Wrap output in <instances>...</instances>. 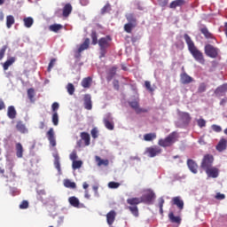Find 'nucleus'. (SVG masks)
<instances>
[{"label":"nucleus","mask_w":227,"mask_h":227,"mask_svg":"<svg viewBox=\"0 0 227 227\" xmlns=\"http://www.w3.org/2000/svg\"><path fill=\"white\" fill-rule=\"evenodd\" d=\"M184 40L188 45V51L194 58L195 61H198V63H200V65H205V58L203 57V53L200 51L198 48H196V46L194 45V42H192V39H191V36L185 34Z\"/></svg>","instance_id":"obj_1"},{"label":"nucleus","mask_w":227,"mask_h":227,"mask_svg":"<svg viewBox=\"0 0 227 227\" xmlns=\"http://www.w3.org/2000/svg\"><path fill=\"white\" fill-rule=\"evenodd\" d=\"M176 141H178V133L173 132L166 138L160 139L158 145L163 148H166L168 146H171L174 143H176Z\"/></svg>","instance_id":"obj_2"},{"label":"nucleus","mask_w":227,"mask_h":227,"mask_svg":"<svg viewBox=\"0 0 227 227\" xmlns=\"http://www.w3.org/2000/svg\"><path fill=\"white\" fill-rule=\"evenodd\" d=\"M205 54L208 58H217L219 54V49L212 46L211 44H207L205 46Z\"/></svg>","instance_id":"obj_3"},{"label":"nucleus","mask_w":227,"mask_h":227,"mask_svg":"<svg viewBox=\"0 0 227 227\" xmlns=\"http://www.w3.org/2000/svg\"><path fill=\"white\" fill-rule=\"evenodd\" d=\"M213 162H214V157L212 155L207 154L204 156V159L201 163V168L207 171V169H209L210 168H212Z\"/></svg>","instance_id":"obj_4"},{"label":"nucleus","mask_w":227,"mask_h":227,"mask_svg":"<svg viewBox=\"0 0 227 227\" xmlns=\"http://www.w3.org/2000/svg\"><path fill=\"white\" fill-rule=\"evenodd\" d=\"M143 201L145 203H152L153 200H155V192L152 191L151 189L145 190L144 195L142 196Z\"/></svg>","instance_id":"obj_5"},{"label":"nucleus","mask_w":227,"mask_h":227,"mask_svg":"<svg viewBox=\"0 0 227 227\" xmlns=\"http://www.w3.org/2000/svg\"><path fill=\"white\" fill-rule=\"evenodd\" d=\"M104 124L108 129V130H114V123L113 122V116H111V114H107L106 117L104 118Z\"/></svg>","instance_id":"obj_6"},{"label":"nucleus","mask_w":227,"mask_h":227,"mask_svg":"<svg viewBox=\"0 0 227 227\" xmlns=\"http://www.w3.org/2000/svg\"><path fill=\"white\" fill-rule=\"evenodd\" d=\"M146 153L148 154V157H156V155H159L162 150L160 149V147H148L146 149Z\"/></svg>","instance_id":"obj_7"},{"label":"nucleus","mask_w":227,"mask_h":227,"mask_svg":"<svg viewBox=\"0 0 227 227\" xmlns=\"http://www.w3.org/2000/svg\"><path fill=\"white\" fill-rule=\"evenodd\" d=\"M206 173L209 178H217L219 176V169L215 167H210L206 169Z\"/></svg>","instance_id":"obj_8"},{"label":"nucleus","mask_w":227,"mask_h":227,"mask_svg":"<svg viewBox=\"0 0 227 227\" xmlns=\"http://www.w3.org/2000/svg\"><path fill=\"white\" fill-rule=\"evenodd\" d=\"M48 140L50 141V145L51 146H56V136L54 134V129L51 128L46 133Z\"/></svg>","instance_id":"obj_9"},{"label":"nucleus","mask_w":227,"mask_h":227,"mask_svg":"<svg viewBox=\"0 0 227 227\" xmlns=\"http://www.w3.org/2000/svg\"><path fill=\"white\" fill-rule=\"evenodd\" d=\"M88 47H90V39L89 38L85 39L83 43H82L78 47V50L76 51L77 55H75V58H79L81 56V52H82V51H86V49H88Z\"/></svg>","instance_id":"obj_10"},{"label":"nucleus","mask_w":227,"mask_h":227,"mask_svg":"<svg viewBox=\"0 0 227 227\" xmlns=\"http://www.w3.org/2000/svg\"><path fill=\"white\" fill-rule=\"evenodd\" d=\"M98 45L100 49H107L111 45V37L106 36L99 39Z\"/></svg>","instance_id":"obj_11"},{"label":"nucleus","mask_w":227,"mask_h":227,"mask_svg":"<svg viewBox=\"0 0 227 227\" xmlns=\"http://www.w3.org/2000/svg\"><path fill=\"white\" fill-rule=\"evenodd\" d=\"M84 107L88 111H91L93 106L91 104V96L90 94H86L84 96Z\"/></svg>","instance_id":"obj_12"},{"label":"nucleus","mask_w":227,"mask_h":227,"mask_svg":"<svg viewBox=\"0 0 227 227\" xmlns=\"http://www.w3.org/2000/svg\"><path fill=\"white\" fill-rule=\"evenodd\" d=\"M115 219H116V212H114V210L110 211L106 215V221H107V224H109V226H113V223H114Z\"/></svg>","instance_id":"obj_13"},{"label":"nucleus","mask_w":227,"mask_h":227,"mask_svg":"<svg viewBox=\"0 0 227 227\" xmlns=\"http://www.w3.org/2000/svg\"><path fill=\"white\" fill-rule=\"evenodd\" d=\"M172 202H173V205H176V207H177L179 210L184 209V200H182V198L174 197L172 199Z\"/></svg>","instance_id":"obj_14"},{"label":"nucleus","mask_w":227,"mask_h":227,"mask_svg":"<svg viewBox=\"0 0 227 227\" xmlns=\"http://www.w3.org/2000/svg\"><path fill=\"white\" fill-rule=\"evenodd\" d=\"M139 203H143V198H130L127 200V204L132 207H137Z\"/></svg>","instance_id":"obj_15"},{"label":"nucleus","mask_w":227,"mask_h":227,"mask_svg":"<svg viewBox=\"0 0 227 227\" xmlns=\"http://www.w3.org/2000/svg\"><path fill=\"white\" fill-rule=\"evenodd\" d=\"M187 165H188L190 171H192V173H194V175H196V173H198V164H196V162H194V160H188Z\"/></svg>","instance_id":"obj_16"},{"label":"nucleus","mask_w":227,"mask_h":227,"mask_svg":"<svg viewBox=\"0 0 227 227\" xmlns=\"http://www.w3.org/2000/svg\"><path fill=\"white\" fill-rule=\"evenodd\" d=\"M7 115H8V118H10L11 120H14V118H16L17 110H15V106H11L8 107Z\"/></svg>","instance_id":"obj_17"},{"label":"nucleus","mask_w":227,"mask_h":227,"mask_svg":"<svg viewBox=\"0 0 227 227\" xmlns=\"http://www.w3.org/2000/svg\"><path fill=\"white\" fill-rule=\"evenodd\" d=\"M193 79L186 73H184L181 74V82L183 84H190V82H192Z\"/></svg>","instance_id":"obj_18"},{"label":"nucleus","mask_w":227,"mask_h":227,"mask_svg":"<svg viewBox=\"0 0 227 227\" xmlns=\"http://www.w3.org/2000/svg\"><path fill=\"white\" fill-rule=\"evenodd\" d=\"M24 153V147L22 146V144L17 143L16 144V155L19 159H22Z\"/></svg>","instance_id":"obj_19"},{"label":"nucleus","mask_w":227,"mask_h":227,"mask_svg":"<svg viewBox=\"0 0 227 227\" xmlns=\"http://www.w3.org/2000/svg\"><path fill=\"white\" fill-rule=\"evenodd\" d=\"M200 31L202 35H204L205 38H207V40H214V35L210 33V31H208V28L203 27L200 29Z\"/></svg>","instance_id":"obj_20"},{"label":"nucleus","mask_w":227,"mask_h":227,"mask_svg":"<svg viewBox=\"0 0 227 227\" xmlns=\"http://www.w3.org/2000/svg\"><path fill=\"white\" fill-rule=\"evenodd\" d=\"M226 146H227V141L226 139L223 138L220 140V142L216 145V150H218V152H223V150H226Z\"/></svg>","instance_id":"obj_21"},{"label":"nucleus","mask_w":227,"mask_h":227,"mask_svg":"<svg viewBox=\"0 0 227 227\" xmlns=\"http://www.w3.org/2000/svg\"><path fill=\"white\" fill-rule=\"evenodd\" d=\"M226 91H227V83L223 84V85H221L220 87H218V88L215 90V95L223 96V93H226Z\"/></svg>","instance_id":"obj_22"},{"label":"nucleus","mask_w":227,"mask_h":227,"mask_svg":"<svg viewBox=\"0 0 227 227\" xmlns=\"http://www.w3.org/2000/svg\"><path fill=\"white\" fill-rule=\"evenodd\" d=\"M15 24V17L12 15L6 16V27L7 29H11L12 26Z\"/></svg>","instance_id":"obj_23"},{"label":"nucleus","mask_w":227,"mask_h":227,"mask_svg":"<svg viewBox=\"0 0 227 227\" xmlns=\"http://www.w3.org/2000/svg\"><path fill=\"white\" fill-rule=\"evenodd\" d=\"M72 13V4H67L63 8V17H68Z\"/></svg>","instance_id":"obj_24"},{"label":"nucleus","mask_w":227,"mask_h":227,"mask_svg":"<svg viewBox=\"0 0 227 227\" xmlns=\"http://www.w3.org/2000/svg\"><path fill=\"white\" fill-rule=\"evenodd\" d=\"M16 59H17L15 57H12V58L8 59L4 63V70H8V68H10V67H12V63H15Z\"/></svg>","instance_id":"obj_25"},{"label":"nucleus","mask_w":227,"mask_h":227,"mask_svg":"<svg viewBox=\"0 0 227 227\" xmlns=\"http://www.w3.org/2000/svg\"><path fill=\"white\" fill-rule=\"evenodd\" d=\"M54 166L56 168V169L58 170V172L59 173V175H61V163L59 162V155L55 154L54 155Z\"/></svg>","instance_id":"obj_26"},{"label":"nucleus","mask_w":227,"mask_h":227,"mask_svg":"<svg viewBox=\"0 0 227 227\" xmlns=\"http://www.w3.org/2000/svg\"><path fill=\"white\" fill-rule=\"evenodd\" d=\"M17 130L21 134H27V129H26V125L22 123V121H19L16 125Z\"/></svg>","instance_id":"obj_27"},{"label":"nucleus","mask_w":227,"mask_h":227,"mask_svg":"<svg viewBox=\"0 0 227 227\" xmlns=\"http://www.w3.org/2000/svg\"><path fill=\"white\" fill-rule=\"evenodd\" d=\"M64 186H66L67 189H75L77 184L75 182H72L70 179H66L64 180Z\"/></svg>","instance_id":"obj_28"},{"label":"nucleus","mask_w":227,"mask_h":227,"mask_svg":"<svg viewBox=\"0 0 227 227\" xmlns=\"http://www.w3.org/2000/svg\"><path fill=\"white\" fill-rule=\"evenodd\" d=\"M81 138L82 139V141H84L85 146H90V134L86 132H82Z\"/></svg>","instance_id":"obj_29"},{"label":"nucleus","mask_w":227,"mask_h":227,"mask_svg":"<svg viewBox=\"0 0 227 227\" xmlns=\"http://www.w3.org/2000/svg\"><path fill=\"white\" fill-rule=\"evenodd\" d=\"M96 162H98V166H109V160H102L100 157L96 156Z\"/></svg>","instance_id":"obj_30"},{"label":"nucleus","mask_w":227,"mask_h":227,"mask_svg":"<svg viewBox=\"0 0 227 227\" xmlns=\"http://www.w3.org/2000/svg\"><path fill=\"white\" fill-rule=\"evenodd\" d=\"M168 219H170L171 223H176L177 224H180L182 221L180 216H175L173 213L168 214Z\"/></svg>","instance_id":"obj_31"},{"label":"nucleus","mask_w":227,"mask_h":227,"mask_svg":"<svg viewBox=\"0 0 227 227\" xmlns=\"http://www.w3.org/2000/svg\"><path fill=\"white\" fill-rule=\"evenodd\" d=\"M50 31H53V33H58L60 29H63V25L60 24H53L49 27Z\"/></svg>","instance_id":"obj_32"},{"label":"nucleus","mask_w":227,"mask_h":227,"mask_svg":"<svg viewBox=\"0 0 227 227\" xmlns=\"http://www.w3.org/2000/svg\"><path fill=\"white\" fill-rule=\"evenodd\" d=\"M185 4V1L184 0H175L170 4V8H176L178 6H183Z\"/></svg>","instance_id":"obj_33"},{"label":"nucleus","mask_w":227,"mask_h":227,"mask_svg":"<svg viewBox=\"0 0 227 227\" xmlns=\"http://www.w3.org/2000/svg\"><path fill=\"white\" fill-rule=\"evenodd\" d=\"M179 116H181L183 121H184V123H189L191 121V115H189V114L187 113H180Z\"/></svg>","instance_id":"obj_34"},{"label":"nucleus","mask_w":227,"mask_h":227,"mask_svg":"<svg viewBox=\"0 0 227 227\" xmlns=\"http://www.w3.org/2000/svg\"><path fill=\"white\" fill-rule=\"evenodd\" d=\"M128 208L135 217H139V209L137 208V206L129 207Z\"/></svg>","instance_id":"obj_35"},{"label":"nucleus","mask_w":227,"mask_h":227,"mask_svg":"<svg viewBox=\"0 0 227 227\" xmlns=\"http://www.w3.org/2000/svg\"><path fill=\"white\" fill-rule=\"evenodd\" d=\"M68 201L70 203V205H72V207H79V199H77V197H70L68 199Z\"/></svg>","instance_id":"obj_36"},{"label":"nucleus","mask_w":227,"mask_h":227,"mask_svg":"<svg viewBox=\"0 0 227 227\" xmlns=\"http://www.w3.org/2000/svg\"><path fill=\"white\" fill-rule=\"evenodd\" d=\"M23 22H24L25 27H31V26H33L34 20H33V18L28 17V18H24Z\"/></svg>","instance_id":"obj_37"},{"label":"nucleus","mask_w":227,"mask_h":227,"mask_svg":"<svg viewBox=\"0 0 227 227\" xmlns=\"http://www.w3.org/2000/svg\"><path fill=\"white\" fill-rule=\"evenodd\" d=\"M157 137V135L155 133H148L144 135L145 141H153Z\"/></svg>","instance_id":"obj_38"},{"label":"nucleus","mask_w":227,"mask_h":227,"mask_svg":"<svg viewBox=\"0 0 227 227\" xmlns=\"http://www.w3.org/2000/svg\"><path fill=\"white\" fill-rule=\"evenodd\" d=\"M81 168H82V160H74L72 163V168L74 170L75 169H81Z\"/></svg>","instance_id":"obj_39"},{"label":"nucleus","mask_w":227,"mask_h":227,"mask_svg":"<svg viewBox=\"0 0 227 227\" xmlns=\"http://www.w3.org/2000/svg\"><path fill=\"white\" fill-rule=\"evenodd\" d=\"M51 121L53 125H55V127H58L59 123V115H58V112L53 113Z\"/></svg>","instance_id":"obj_40"},{"label":"nucleus","mask_w":227,"mask_h":227,"mask_svg":"<svg viewBox=\"0 0 227 227\" xmlns=\"http://www.w3.org/2000/svg\"><path fill=\"white\" fill-rule=\"evenodd\" d=\"M91 84V77L84 78L82 81V88H90V85Z\"/></svg>","instance_id":"obj_41"},{"label":"nucleus","mask_w":227,"mask_h":227,"mask_svg":"<svg viewBox=\"0 0 227 227\" xmlns=\"http://www.w3.org/2000/svg\"><path fill=\"white\" fill-rule=\"evenodd\" d=\"M134 27H136V24H134V23H127L124 26V30L126 31V33H132V29H134Z\"/></svg>","instance_id":"obj_42"},{"label":"nucleus","mask_w":227,"mask_h":227,"mask_svg":"<svg viewBox=\"0 0 227 227\" xmlns=\"http://www.w3.org/2000/svg\"><path fill=\"white\" fill-rule=\"evenodd\" d=\"M67 90L69 95H73L75 92V87L72 83H68L67 86Z\"/></svg>","instance_id":"obj_43"},{"label":"nucleus","mask_w":227,"mask_h":227,"mask_svg":"<svg viewBox=\"0 0 227 227\" xmlns=\"http://www.w3.org/2000/svg\"><path fill=\"white\" fill-rule=\"evenodd\" d=\"M197 123H198V126L200 129H203V127L207 126V121H205V119H199V120H197Z\"/></svg>","instance_id":"obj_44"},{"label":"nucleus","mask_w":227,"mask_h":227,"mask_svg":"<svg viewBox=\"0 0 227 227\" xmlns=\"http://www.w3.org/2000/svg\"><path fill=\"white\" fill-rule=\"evenodd\" d=\"M8 49V46L4 45L2 49L0 50V61L4 58V54L6 53V50Z\"/></svg>","instance_id":"obj_45"},{"label":"nucleus","mask_w":227,"mask_h":227,"mask_svg":"<svg viewBox=\"0 0 227 227\" xmlns=\"http://www.w3.org/2000/svg\"><path fill=\"white\" fill-rule=\"evenodd\" d=\"M90 134H91L93 139H97V137H98V129H97V128L92 129L90 131Z\"/></svg>","instance_id":"obj_46"},{"label":"nucleus","mask_w":227,"mask_h":227,"mask_svg":"<svg viewBox=\"0 0 227 227\" xmlns=\"http://www.w3.org/2000/svg\"><path fill=\"white\" fill-rule=\"evenodd\" d=\"M108 187L109 189H118V187H120V184L116 182H110L108 184Z\"/></svg>","instance_id":"obj_47"},{"label":"nucleus","mask_w":227,"mask_h":227,"mask_svg":"<svg viewBox=\"0 0 227 227\" xmlns=\"http://www.w3.org/2000/svg\"><path fill=\"white\" fill-rule=\"evenodd\" d=\"M211 128H212V130H214V132H223V128H221V126L219 125L213 124Z\"/></svg>","instance_id":"obj_48"},{"label":"nucleus","mask_w":227,"mask_h":227,"mask_svg":"<svg viewBox=\"0 0 227 227\" xmlns=\"http://www.w3.org/2000/svg\"><path fill=\"white\" fill-rule=\"evenodd\" d=\"M69 159H70V160H72V162L75 161L77 159V152L73 151L69 155Z\"/></svg>","instance_id":"obj_49"},{"label":"nucleus","mask_w":227,"mask_h":227,"mask_svg":"<svg viewBox=\"0 0 227 227\" xmlns=\"http://www.w3.org/2000/svg\"><path fill=\"white\" fill-rule=\"evenodd\" d=\"M27 96H28V98L30 100H33V98H35V90L34 89H28Z\"/></svg>","instance_id":"obj_50"},{"label":"nucleus","mask_w":227,"mask_h":227,"mask_svg":"<svg viewBox=\"0 0 227 227\" xmlns=\"http://www.w3.org/2000/svg\"><path fill=\"white\" fill-rule=\"evenodd\" d=\"M91 39H92V45H97L98 41L97 39V33L96 32L91 33Z\"/></svg>","instance_id":"obj_51"},{"label":"nucleus","mask_w":227,"mask_h":227,"mask_svg":"<svg viewBox=\"0 0 227 227\" xmlns=\"http://www.w3.org/2000/svg\"><path fill=\"white\" fill-rule=\"evenodd\" d=\"M129 105L131 106V107L135 110H137L139 108V103L137 100L132 101L129 103Z\"/></svg>","instance_id":"obj_52"},{"label":"nucleus","mask_w":227,"mask_h":227,"mask_svg":"<svg viewBox=\"0 0 227 227\" xmlns=\"http://www.w3.org/2000/svg\"><path fill=\"white\" fill-rule=\"evenodd\" d=\"M51 109L53 113H58V109H59V103L55 102L51 106Z\"/></svg>","instance_id":"obj_53"},{"label":"nucleus","mask_w":227,"mask_h":227,"mask_svg":"<svg viewBox=\"0 0 227 227\" xmlns=\"http://www.w3.org/2000/svg\"><path fill=\"white\" fill-rule=\"evenodd\" d=\"M126 19L129 23L136 22V19L134 18L133 14H127Z\"/></svg>","instance_id":"obj_54"},{"label":"nucleus","mask_w":227,"mask_h":227,"mask_svg":"<svg viewBox=\"0 0 227 227\" xmlns=\"http://www.w3.org/2000/svg\"><path fill=\"white\" fill-rule=\"evenodd\" d=\"M107 12H111V5L109 4L102 8V13H107Z\"/></svg>","instance_id":"obj_55"},{"label":"nucleus","mask_w":227,"mask_h":227,"mask_svg":"<svg viewBox=\"0 0 227 227\" xmlns=\"http://www.w3.org/2000/svg\"><path fill=\"white\" fill-rule=\"evenodd\" d=\"M27 207H29V202H27V200H23L20 205V208L21 209L27 208Z\"/></svg>","instance_id":"obj_56"},{"label":"nucleus","mask_w":227,"mask_h":227,"mask_svg":"<svg viewBox=\"0 0 227 227\" xmlns=\"http://www.w3.org/2000/svg\"><path fill=\"white\" fill-rule=\"evenodd\" d=\"M145 86L146 90H148V91H151V92L153 91V88H152V84L150 83V82L146 81L145 82Z\"/></svg>","instance_id":"obj_57"},{"label":"nucleus","mask_w":227,"mask_h":227,"mask_svg":"<svg viewBox=\"0 0 227 227\" xmlns=\"http://www.w3.org/2000/svg\"><path fill=\"white\" fill-rule=\"evenodd\" d=\"M54 65H56V59H52L50 61V64H49V67H48L49 72H51V69L53 68Z\"/></svg>","instance_id":"obj_58"},{"label":"nucleus","mask_w":227,"mask_h":227,"mask_svg":"<svg viewBox=\"0 0 227 227\" xmlns=\"http://www.w3.org/2000/svg\"><path fill=\"white\" fill-rule=\"evenodd\" d=\"M159 207H160V212L162 214V207H164V199L163 198L159 199Z\"/></svg>","instance_id":"obj_59"},{"label":"nucleus","mask_w":227,"mask_h":227,"mask_svg":"<svg viewBox=\"0 0 227 227\" xmlns=\"http://www.w3.org/2000/svg\"><path fill=\"white\" fill-rule=\"evenodd\" d=\"M206 90H207V86L205 85V83H201L199 87V92L203 93V91H205Z\"/></svg>","instance_id":"obj_60"},{"label":"nucleus","mask_w":227,"mask_h":227,"mask_svg":"<svg viewBox=\"0 0 227 227\" xmlns=\"http://www.w3.org/2000/svg\"><path fill=\"white\" fill-rule=\"evenodd\" d=\"M216 200H224L225 196L223 193H217L215 195Z\"/></svg>","instance_id":"obj_61"},{"label":"nucleus","mask_w":227,"mask_h":227,"mask_svg":"<svg viewBox=\"0 0 227 227\" xmlns=\"http://www.w3.org/2000/svg\"><path fill=\"white\" fill-rule=\"evenodd\" d=\"M106 56V49H101L100 58H104Z\"/></svg>","instance_id":"obj_62"},{"label":"nucleus","mask_w":227,"mask_h":227,"mask_svg":"<svg viewBox=\"0 0 227 227\" xmlns=\"http://www.w3.org/2000/svg\"><path fill=\"white\" fill-rule=\"evenodd\" d=\"M80 3L82 6H86V4H88V0H81Z\"/></svg>","instance_id":"obj_63"},{"label":"nucleus","mask_w":227,"mask_h":227,"mask_svg":"<svg viewBox=\"0 0 227 227\" xmlns=\"http://www.w3.org/2000/svg\"><path fill=\"white\" fill-rule=\"evenodd\" d=\"M4 109V102L0 101V111Z\"/></svg>","instance_id":"obj_64"}]
</instances>
